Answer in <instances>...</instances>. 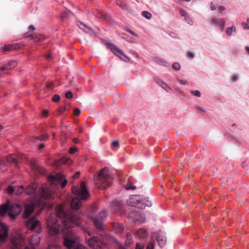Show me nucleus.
Here are the masks:
<instances>
[{"instance_id":"obj_30","label":"nucleus","mask_w":249,"mask_h":249,"mask_svg":"<svg viewBox=\"0 0 249 249\" xmlns=\"http://www.w3.org/2000/svg\"><path fill=\"white\" fill-rule=\"evenodd\" d=\"M133 242L132 235L130 233L126 234V239L125 241V245L127 247L129 246Z\"/></svg>"},{"instance_id":"obj_21","label":"nucleus","mask_w":249,"mask_h":249,"mask_svg":"<svg viewBox=\"0 0 249 249\" xmlns=\"http://www.w3.org/2000/svg\"><path fill=\"white\" fill-rule=\"evenodd\" d=\"M212 23L214 25H217L221 27L222 30L223 29L224 26H225V21L224 18H213L211 20Z\"/></svg>"},{"instance_id":"obj_34","label":"nucleus","mask_w":249,"mask_h":249,"mask_svg":"<svg viewBox=\"0 0 249 249\" xmlns=\"http://www.w3.org/2000/svg\"><path fill=\"white\" fill-rule=\"evenodd\" d=\"M116 4L119 6H120V7L123 8V9H127V6L125 5V4H124L123 2L121 0H117V2H116Z\"/></svg>"},{"instance_id":"obj_24","label":"nucleus","mask_w":249,"mask_h":249,"mask_svg":"<svg viewBox=\"0 0 249 249\" xmlns=\"http://www.w3.org/2000/svg\"><path fill=\"white\" fill-rule=\"evenodd\" d=\"M135 235L139 238H144L147 236L148 232L146 229H140L136 232Z\"/></svg>"},{"instance_id":"obj_29","label":"nucleus","mask_w":249,"mask_h":249,"mask_svg":"<svg viewBox=\"0 0 249 249\" xmlns=\"http://www.w3.org/2000/svg\"><path fill=\"white\" fill-rule=\"evenodd\" d=\"M17 44H8L5 45L3 48L4 52L10 51L16 49L17 48Z\"/></svg>"},{"instance_id":"obj_11","label":"nucleus","mask_w":249,"mask_h":249,"mask_svg":"<svg viewBox=\"0 0 249 249\" xmlns=\"http://www.w3.org/2000/svg\"><path fill=\"white\" fill-rule=\"evenodd\" d=\"M8 235L7 227L0 221V246L6 241Z\"/></svg>"},{"instance_id":"obj_56","label":"nucleus","mask_w":249,"mask_h":249,"mask_svg":"<svg viewBox=\"0 0 249 249\" xmlns=\"http://www.w3.org/2000/svg\"><path fill=\"white\" fill-rule=\"evenodd\" d=\"M63 162L65 164H70L71 162V160L68 158L65 160V161L63 160Z\"/></svg>"},{"instance_id":"obj_43","label":"nucleus","mask_w":249,"mask_h":249,"mask_svg":"<svg viewBox=\"0 0 249 249\" xmlns=\"http://www.w3.org/2000/svg\"><path fill=\"white\" fill-rule=\"evenodd\" d=\"M193 94H194V95L197 96V97H200L201 96V93L198 90H196L195 91H191V92Z\"/></svg>"},{"instance_id":"obj_2","label":"nucleus","mask_w":249,"mask_h":249,"mask_svg":"<svg viewBox=\"0 0 249 249\" xmlns=\"http://www.w3.org/2000/svg\"><path fill=\"white\" fill-rule=\"evenodd\" d=\"M64 178V176L61 174H56L50 176L49 177L50 182L49 186L44 185L39 187L38 192L39 195L42 198L51 199L54 192V189L53 188V186H56L60 183Z\"/></svg>"},{"instance_id":"obj_46","label":"nucleus","mask_w":249,"mask_h":249,"mask_svg":"<svg viewBox=\"0 0 249 249\" xmlns=\"http://www.w3.org/2000/svg\"><path fill=\"white\" fill-rule=\"evenodd\" d=\"M80 110L78 108H76L74 109L73 113L75 116L79 115L80 114Z\"/></svg>"},{"instance_id":"obj_26","label":"nucleus","mask_w":249,"mask_h":249,"mask_svg":"<svg viewBox=\"0 0 249 249\" xmlns=\"http://www.w3.org/2000/svg\"><path fill=\"white\" fill-rule=\"evenodd\" d=\"M72 15V13L70 10L66 9L62 12L60 14V18L62 20L70 18Z\"/></svg>"},{"instance_id":"obj_13","label":"nucleus","mask_w":249,"mask_h":249,"mask_svg":"<svg viewBox=\"0 0 249 249\" xmlns=\"http://www.w3.org/2000/svg\"><path fill=\"white\" fill-rule=\"evenodd\" d=\"M89 246L95 249H99L102 248L103 245L102 241L97 237H92L87 239Z\"/></svg>"},{"instance_id":"obj_9","label":"nucleus","mask_w":249,"mask_h":249,"mask_svg":"<svg viewBox=\"0 0 249 249\" xmlns=\"http://www.w3.org/2000/svg\"><path fill=\"white\" fill-rule=\"evenodd\" d=\"M106 46L115 55L119 57L121 59L125 61L126 59H128L122 51L115 45L110 43H107Z\"/></svg>"},{"instance_id":"obj_10","label":"nucleus","mask_w":249,"mask_h":249,"mask_svg":"<svg viewBox=\"0 0 249 249\" xmlns=\"http://www.w3.org/2000/svg\"><path fill=\"white\" fill-rule=\"evenodd\" d=\"M24 217H28L34 211L35 203L33 200H27L24 204Z\"/></svg>"},{"instance_id":"obj_50","label":"nucleus","mask_w":249,"mask_h":249,"mask_svg":"<svg viewBox=\"0 0 249 249\" xmlns=\"http://www.w3.org/2000/svg\"><path fill=\"white\" fill-rule=\"evenodd\" d=\"M24 36L25 38L30 37L31 38L33 36L31 33L28 32L25 34Z\"/></svg>"},{"instance_id":"obj_64","label":"nucleus","mask_w":249,"mask_h":249,"mask_svg":"<svg viewBox=\"0 0 249 249\" xmlns=\"http://www.w3.org/2000/svg\"><path fill=\"white\" fill-rule=\"evenodd\" d=\"M24 249H35L34 248L32 247L31 245L26 246L25 247Z\"/></svg>"},{"instance_id":"obj_20","label":"nucleus","mask_w":249,"mask_h":249,"mask_svg":"<svg viewBox=\"0 0 249 249\" xmlns=\"http://www.w3.org/2000/svg\"><path fill=\"white\" fill-rule=\"evenodd\" d=\"M32 169L36 172L40 174H44L45 170L40 167L35 161L32 160L30 162Z\"/></svg>"},{"instance_id":"obj_5","label":"nucleus","mask_w":249,"mask_h":249,"mask_svg":"<svg viewBox=\"0 0 249 249\" xmlns=\"http://www.w3.org/2000/svg\"><path fill=\"white\" fill-rule=\"evenodd\" d=\"M127 204L130 206L137 207L140 209H144L146 207H151L152 203L147 197L136 195L131 196L127 200Z\"/></svg>"},{"instance_id":"obj_49","label":"nucleus","mask_w":249,"mask_h":249,"mask_svg":"<svg viewBox=\"0 0 249 249\" xmlns=\"http://www.w3.org/2000/svg\"><path fill=\"white\" fill-rule=\"evenodd\" d=\"M232 30L230 27H228L226 30V33L228 36H231L232 34Z\"/></svg>"},{"instance_id":"obj_17","label":"nucleus","mask_w":249,"mask_h":249,"mask_svg":"<svg viewBox=\"0 0 249 249\" xmlns=\"http://www.w3.org/2000/svg\"><path fill=\"white\" fill-rule=\"evenodd\" d=\"M156 239L160 247H163L166 242V238L164 236L163 233L159 231L156 234Z\"/></svg>"},{"instance_id":"obj_45","label":"nucleus","mask_w":249,"mask_h":249,"mask_svg":"<svg viewBox=\"0 0 249 249\" xmlns=\"http://www.w3.org/2000/svg\"><path fill=\"white\" fill-rule=\"evenodd\" d=\"M126 190H134L136 189V187L132 185L131 184H128L126 186Z\"/></svg>"},{"instance_id":"obj_51","label":"nucleus","mask_w":249,"mask_h":249,"mask_svg":"<svg viewBox=\"0 0 249 249\" xmlns=\"http://www.w3.org/2000/svg\"><path fill=\"white\" fill-rule=\"evenodd\" d=\"M35 28L33 25H30L28 28V31L32 34V33L35 31Z\"/></svg>"},{"instance_id":"obj_44","label":"nucleus","mask_w":249,"mask_h":249,"mask_svg":"<svg viewBox=\"0 0 249 249\" xmlns=\"http://www.w3.org/2000/svg\"><path fill=\"white\" fill-rule=\"evenodd\" d=\"M184 19L185 20V21H186L188 24H190V25H192L193 24V20L192 19V18L189 17L188 16H187V17H186Z\"/></svg>"},{"instance_id":"obj_23","label":"nucleus","mask_w":249,"mask_h":249,"mask_svg":"<svg viewBox=\"0 0 249 249\" xmlns=\"http://www.w3.org/2000/svg\"><path fill=\"white\" fill-rule=\"evenodd\" d=\"M71 207L72 209L78 210L81 206V201L78 197H73L71 202Z\"/></svg>"},{"instance_id":"obj_58","label":"nucleus","mask_w":249,"mask_h":249,"mask_svg":"<svg viewBox=\"0 0 249 249\" xmlns=\"http://www.w3.org/2000/svg\"><path fill=\"white\" fill-rule=\"evenodd\" d=\"M128 32H129L132 35L134 36H138V35L137 34H136L135 33H134L133 31H132V30H130V29H128L127 30Z\"/></svg>"},{"instance_id":"obj_54","label":"nucleus","mask_w":249,"mask_h":249,"mask_svg":"<svg viewBox=\"0 0 249 249\" xmlns=\"http://www.w3.org/2000/svg\"><path fill=\"white\" fill-rule=\"evenodd\" d=\"M77 149L74 147H71L69 149V152L71 154H73L76 151Z\"/></svg>"},{"instance_id":"obj_33","label":"nucleus","mask_w":249,"mask_h":249,"mask_svg":"<svg viewBox=\"0 0 249 249\" xmlns=\"http://www.w3.org/2000/svg\"><path fill=\"white\" fill-rule=\"evenodd\" d=\"M77 25L79 26V27L80 29L83 30H85L86 28L89 29V30L91 29L90 28H88L86 25H85L81 22H77Z\"/></svg>"},{"instance_id":"obj_35","label":"nucleus","mask_w":249,"mask_h":249,"mask_svg":"<svg viewBox=\"0 0 249 249\" xmlns=\"http://www.w3.org/2000/svg\"><path fill=\"white\" fill-rule=\"evenodd\" d=\"M156 81L160 86H161V85L163 84V85L165 86L166 88H167V89H170V87L166 83H165L164 82H163L161 80H160L159 79H156Z\"/></svg>"},{"instance_id":"obj_57","label":"nucleus","mask_w":249,"mask_h":249,"mask_svg":"<svg viewBox=\"0 0 249 249\" xmlns=\"http://www.w3.org/2000/svg\"><path fill=\"white\" fill-rule=\"evenodd\" d=\"M187 56L190 58H193L194 57V54L192 52H188Z\"/></svg>"},{"instance_id":"obj_47","label":"nucleus","mask_w":249,"mask_h":249,"mask_svg":"<svg viewBox=\"0 0 249 249\" xmlns=\"http://www.w3.org/2000/svg\"><path fill=\"white\" fill-rule=\"evenodd\" d=\"M154 244L152 242H149L146 249H154Z\"/></svg>"},{"instance_id":"obj_37","label":"nucleus","mask_w":249,"mask_h":249,"mask_svg":"<svg viewBox=\"0 0 249 249\" xmlns=\"http://www.w3.org/2000/svg\"><path fill=\"white\" fill-rule=\"evenodd\" d=\"M6 190L8 194H12L14 193L15 189H14V187L13 186H9L7 187Z\"/></svg>"},{"instance_id":"obj_1","label":"nucleus","mask_w":249,"mask_h":249,"mask_svg":"<svg viewBox=\"0 0 249 249\" xmlns=\"http://www.w3.org/2000/svg\"><path fill=\"white\" fill-rule=\"evenodd\" d=\"M56 213H52L47 220L49 233L51 235L57 234L60 231L64 232L74 226H80L82 223L79 217L74 214H67L64 211L62 205L56 208Z\"/></svg>"},{"instance_id":"obj_48","label":"nucleus","mask_w":249,"mask_h":249,"mask_svg":"<svg viewBox=\"0 0 249 249\" xmlns=\"http://www.w3.org/2000/svg\"><path fill=\"white\" fill-rule=\"evenodd\" d=\"M144 247V246L142 244L137 243L136 247L135 249H142Z\"/></svg>"},{"instance_id":"obj_27","label":"nucleus","mask_w":249,"mask_h":249,"mask_svg":"<svg viewBox=\"0 0 249 249\" xmlns=\"http://www.w3.org/2000/svg\"><path fill=\"white\" fill-rule=\"evenodd\" d=\"M112 207L114 212H119L122 208V204L121 202L114 201L112 203Z\"/></svg>"},{"instance_id":"obj_4","label":"nucleus","mask_w":249,"mask_h":249,"mask_svg":"<svg viewBox=\"0 0 249 249\" xmlns=\"http://www.w3.org/2000/svg\"><path fill=\"white\" fill-rule=\"evenodd\" d=\"M22 211V207L20 205L13 204L9 205V201L0 206V215L3 216L7 213L12 219H14Z\"/></svg>"},{"instance_id":"obj_14","label":"nucleus","mask_w":249,"mask_h":249,"mask_svg":"<svg viewBox=\"0 0 249 249\" xmlns=\"http://www.w3.org/2000/svg\"><path fill=\"white\" fill-rule=\"evenodd\" d=\"M23 158H25V157L21 155L18 154V155H9L7 158V161L10 163H14L16 165H18V163L20 162V160H22Z\"/></svg>"},{"instance_id":"obj_22","label":"nucleus","mask_w":249,"mask_h":249,"mask_svg":"<svg viewBox=\"0 0 249 249\" xmlns=\"http://www.w3.org/2000/svg\"><path fill=\"white\" fill-rule=\"evenodd\" d=\"M40 231V230H37V233L32 235V237L30 239L29 242L32 245H38L40 242V237L38 235Z\"/></svg>"},{"instance_id":"obj_31","label":"nucleus","mask_w":249,"mask_h":249,"mask_svg":"<svg viewBox=\"0 0 249 249\" xmlns=\"http://www.w3.org/2000/svg\"><path fill=\"white\" fill-rule=\"evenodd\" d=\"M47 249H56V247L53 245H49ZM76 249H87V248L82 245H78Z\"/></svg>"},{"instance_id":"obj_59","label":"nucleus","mask_w":249,"mask_h":249,"mask_svg":"<svg viewBox=\"0 0 249 249\" xmlns=\"http://www.w3.org/2000/svg\"><path fill=\"white\" fill-rule=\"evenodd\" d=\"M242 25L243 26L244 28L245 29H249V26L247 24H246V23L245 22H243L242 23Z\"/></svg>"},{"instance_id":"obj_19","label":"nucleus","mask_w":249,"mask_h":249,"mask_svg":"<svg viewBox=\"0 0 249 249\" xmlns=\"http://www.w3.org/2000/svg\"><path fill=\"white\" fill-rule=\"evenodd\" d=\"M112 230L116 233H121L124 230V225L122 223L113 222L111 224Z\"/></svg>"},{"instance_id":"obj_61","label":"nucleus","mask_w":249,"mask_h":249,"mask_svg":"<svg viewBox=\"0 0 249 249\" xmlns=\"http://www.w3.org/2000/svg\"><path fill=\"white\" fill-rule=\"evenodd\" d=\"M48 111L47 110H44L43 112H42V115L44 117H46L48 115Z\"/></svg>"},{"instance_id":"obj_40","label":"nucleus","mask_w":249,"mask_h":249,"mask_svg":"<svg viewBox=\"0 0 249 249\" xmlns=\"http://www.w3.org/2000/svg\"><path fill=\"white\" fill-rule=\"evenodd\" d=\"M172 67L175 70H179L180 68V66L179 64L178 63H174L172 65Z\"/></svg>"},{"instance_id":"obj_16","label":"nucleus","mask_w":249,"mask_h":249,"mask_svg":"<svg viewBox=\"0 0 249 249\" xmlns=\"http://www.w3.org/2000/svg\"><path fill=\"white\" fill-rule=\"evenodd\" d=\"M93 14L96 17L101 18L103 20L107 21H109L110 20V16L107 13H104L96 10L93 12Z\"/></svg>"},{"instance_id":"obj_52","label":"nucleus","mask_w":249,"mask_h":249,"mask_svg":"<svg viewBox=\"0 0 249 249\" xmlns=\"http://www.w3.org/2000/svg\"><path fill=\"white\" fill-rule=\"evenodd\" d=\"M67 183V180L66 179L63 180L60 184L61 188H64L65 187V186L66 185Z\"/></svg>"},{"instance_id":"obj_15","label":"nucleus","mask_w":249,"mask_h":249,"mask_svg":"<svg viewBox=\"0 0 249 249\" xmlns=\"http://www.w3.org/2000/svg\"><path fill=\"white\" fill-rule=\"evenodd\" d=\"M39 222L35 217H32L27 221L26 227L29 230L32 231L38 226Z\"/></svg>"},{"instance_id":"obj_18","label":"nucleus","mask_w":249,"mask_h":249,"mask_svg":"<svg viewBox=\"0 0 249 249\" xmlns=\"http://www.w3.org/2000/svg\"><path fill=\"white\" fill-rule=\"evenodd\" d=\"M37 188V184L36 182L31 183L27 188L25 189V192L28 195L34 194Z\"/></svg>"},{"instance_id":"obj_28","label":"nucleus","mask_w":249,"mask_h":249,"mask_svg":"<svg viewBox=\"0 0 249 249\" xmlns=\"http://www.w3.org/2000/svg\"><path fill=\"white\" fill-rule=\"evenodd\" d=\"M30 40L33 39L35 42H41L45 39V36L42 35H38L37 36H33L30 39Z\"/></svg>"},{"instance_id":"obj_53","label":"nucleus","mask_w":249,"mask_h":249,"mask_svg":"<svg viewBox=\"0 0 249 249\" xmlns=\"http://www.w3.org/2000/svg\"><path fill=\"white\" fill-rule=\"evenodd\" d=\"M80 175V172L79 171L76 172L75 173V174L74 175H73L72 178L73 179L77 178L79 177Z\"/></svg>"},{"instance_id":"obj_63","label":"nucleus","mask_w":249,"mask_h":249,"mask_svg":"<svg viewBox=\"0 0 249 249\" xmlns=\"http://www.w3.org/2000/svg\"><path fill=\"white\" fill-rule=\"evenodd\" d=\"M65 109H66L65 107H63L60 108L59 111L60 112V113H63L64 112V111L65 110Z\"/></svg>"},{"instance_id":"obj_42","label":"nucleus","mask_w":249,"mask_h":249,"mask_svg":"<svg viewBox=\"0 0 249 249\" xmlns=\"http://www.w3.org/2000/svg\"><path fill=\"white\" fill-rule=\"evenodd\" d=\"M65 96L67 99H71L73 97V94L71 91H67L65 94Z\"/></svg>"},{"instance_id":"obj_36","label":"nucleus","mask_w":249,"mask_h":249,"mask_svg":"<svg viewBox=\"0 0 249 249\" xmlns=\"http://www.w3.org/2000/svg\"><path fill=\"white\" fill-rule=\"evenodd\" d=\"M24 188L23 186H20L18 189V190L16 191V195H19L20 194H21L24 191Z\"/></svg>"},{"instance_id":"obj_32","label":"nucleus","mask_w":249,"mask_h":249,"mask_svg":"<svg viewBox=\"0 0 249 249\" xmlns=\"http://www.w3.org/2000/svg\"><path fill=\"white\" fill-rule=\"evenodd\" d=\"M142 16H143L144 17H145L146 18H147L148 19H150L152 17L151 14L146 11H143L142 12Z\"/></svg>"},{"instance_id":"obj_25","label":"nucleus","mask_w":249,"mask_h":249,"mask_svg":"<svg viewBox=\"0 0 249 249\" xmlns=\"http://www.w3.org/2000/svg\"><path fill=\"white\" fill-rule=\"evenodd\" d=\"M17 66V62L15 61H10L8 64L2 66L0 68L1 71H4L6 70H10L13 68H15Z\"/></svg>"},{"instance_id":"obj_62","label":"nucleus","mask_w":249,"mask_h":249,"mask_svg":"<svg viewBox=\"0 0 249 249\" xmlns=\"http://www.w3.org/2000/svg\"><path fill=\"white\" fill-rule=\"evenodd\" d=\"M238 79V77L236 75H234L231 78V80L232 82H234L236 80H237Z\"/></svg>"},{"instance_id":"obj_3","label":"nucleus","mask_w":249,"mask_h":249,"mask_svg":"<svg viewBox=\"0 0 249 249\" xmlns=\"http://www.w3.org/2000/svg\"><path fill=\"white\" fill-rule=\"evenodd\" d=\"M113 177L107 167H105L98 173L95 179V183L99 189L104 190L110 187L112 184Z\"/></svg>"},{"instance_id":"obj_8","label":"nucleus","mask_w":249,"mask_h":249,"mask_svg":"<svg viewBox=\"0 0 249 249\" xmlns=\"http://www.w3.org/2000/svg\"><path fill=\"white\" fill-rule=\"evenodd\" d=\"M107 216V212L106 211H102L100 212L97 217L93 218V222L95 228L100 231L104 230V227L103 223V220Z\"/></svg>"},{"instance_id":"obj_6","label":"nucleus","mask_w":249,"mask_h":249,"mask_svg":"<svg viewBox=\"0 0 249 249\" xmlns=\"http://www.w3.org/2000/svg\"><path fill=\"white\" fill-rule=\"evenodd\" d=\"M71 191L73 194L78 196L82 200H86L89 196V194L84 181L81 182L80 187L73 186Z\"/></svg>"},{"instance_id":"obj_7","label":"nucleus","mask_w":249,"mask_h":249,"mask_svg":"<svg viewBox=\"0 0 249 249\" xmlns=\"http://www.w3.org/2000/svg\"><path fill=\"white\" fill-rule=\"evenodd\" d=\"M76 236L71 230L68 231L64 237V245L69 249H71L75 244Z\"/></svg>"},{"instance_id":"obj_41","label":"nucleus","mask_w":249,"mask_h":249,"mask_svg":"<svg viewBox=\"0 0 249 249\" xmlns=\"http://www.w3.org/2000/svg\"><path fill=\"white\" fill-rule=\"evenodd\" d=\"M48 137V134H43L40 136L37 137V139L40 141H43Z\"/></svg>"},{"instance_id":"obj_12","label":"nucleus","mask_w":249,"mask_h":249,"mask_svg":"<svg viewBox=\"0 0 249 249\" xmlns=\"http://www.w3.org/2000/svg\"><path fill=\"white\" fill-rule=\"evenodd\" d=\"M13 247L11 249H21L24 245V241L20 235L15 236L12 240Z\"/></svg>"},{"instance_id":"obj_38","label":"nucleus","mask_w":249,"mask_h":249,"mask_svg":"<svg viewBox=\"0 0 249 249\" xmlns=\"http://www.w3.org/2000/svg\"><path fill=\"white\" fill-rule=\"evenodd\" d=\"M60 99V97L58 94H55L52 98V100L54 102H58Z\"/></svg>"},{"instance_id":"obj_39","label":"nucleus","mask_w":249,"mask_h":249,"mask_svg":"<svg viewBox=\"0 0 249 249\" xmlns=\"http://www.w3.org/2000/svg\"><path fill=\"white\" fill-rule=\"evenodd\" d=\"M179 14L181 16L183 17L184 18L186 17H187V16H188L187 13L186 12V11L185 10H182V9H180Z\"/></svg>"},{"instance_id":"obj_55","label":"nucleus","mask_w":249,"mask_h":249,"mask_svg":"<svg viewBox=\"0 0 249 249\" xmlns=\"http://www.w3.org/2000/svg\"><path fill=\"white\" fill-rule=\"evenodd\" d=\"M112 145L114 147H118L119 146V142L117 141H114L112 143Z\"/></svg>"},{"instance_id":"obj_60","label":"nucleus","mask_w":249,"mask_h":249,"mask_svg":"<svg viewBox=\"0 0 249 249\" xmlns=\"http://www.w3.org/2000/svg\"><path fill=\"white\" fill-rule=\"evenodd\" d=\"M81 229L86 232H87V233H88V235L89 236H90L91 235L90 232L88 231L86 228L83 227H81Z\"/></svg>"}]
</instances>
